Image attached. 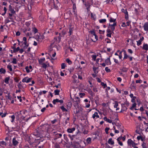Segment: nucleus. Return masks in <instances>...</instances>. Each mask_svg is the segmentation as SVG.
<instances>
[{"instance_id":"obj_1","label":"nucleus","mask_w":148,"mask_h":148,"mask_svg":"<svg viewBox=\"0 0 148 148\" xmlns=\"http://www.w3.org/2000/svg\"><path fill=\"white\" fill-rule=\"evenodd\" d=\"M57 4H59L58 1V0H55V1L53 0V2H52V5L51 6L52 8L57 9L58 7Z\"/></svg>"},{"instance_id":"obj_2","label":"nucleus","mask_w":148,"mask_h":148,"mask_svg":"<svg viewBox=\"0 0 148 148\" xmlns=\"http://www.w3.org/2000/svg\"><path fill=\"white\" fill-rule=\"evenodd\" d=\"M127 142L128 145L130 147L132 145V147H135V145H137V144L136 143L130 139L128 140Z\"/></svg>"},{"instance_id":"obj_3","label":"nucleus","mask_w":148,"mask_h":148,"mask_svg":"<svg viewBox=\"0 0 148 148\" xmlns=\"http://www.w3.org/2000/svg\"><path fill=\"white\" fill-rule=\"evenodd\" d=\"M48 124L46 123L44 124H42L40 125L38 128L39 129L40 131H43L45 130H46V126L48 125Z\"/></svg>"},{"instance_id":"obj_4","label":"nucleus","mask_w":148,"mask_h":148,"mask_svg":"<svg viewBox=\"0 0 148 148\" xmlns=\"http://www.w3.org/2000/svg\"><path fill=\"white\" fill-rule=\"evenodd\" d=\"M72 101H73V106L76 108H79V106L78 104V103L80 102V100L79 99L78 101L77 100L74 101L73 99H72Z\"/></svg>"},{"instance_id":"obj_5","label":"nucleus","mask_w":148,"mask_h":148,"mask_svg":"<svg viewBox=\"0 0 148 148\" xmlns=\"http://www.w3.org/2000/svg\"><path fill=\"white\" fill-rule=\"evenodd\" d=\"M117 25L116 23H113L112 24H111L110 23L108 24V28L111 29V30H112V32L114 31L115 29V26H116Z\"/></svg>"},{"instance_id":"obj_6","label":"nucleus","mask_w":148,"mask_h":148,"mask_svg":"<svg viewBox=\"0 0 148 148\" xmlns=\"http://www.w3.org/2000/svg\"><path fill=\"white\" fill-rule=\"evenodd\" d=\"M121 11L125 13V18L126 20H127L128 19V13L126 9L125 10L124 9H122Z\"/></svg>"},{"instance_id":"obj_7","label":"nucleus","mask_w":148,"mask_h":148,"mask_svg":"<svg viewBox=\"0 0 148 148\" xmlns=\"http://www.w3.org/2000/svg\"><path fill=\"white\" fill-rule=\"evenodd\" d=\"M16 138L14 137L12 139V144L14 146L16 145L18 143V142L16 139Z\"/></svg>"},{"instance_id":"obj_8","label":"nucleus","mask_w":148,"mask_h":148,"mask_svg":"<svg viewBox=\"0 0 148 148\" xmlns=\"http://www.w3.org/2000/svg\"><path fill=\"white\" fill-rule=\"evenodd\" d=\"M143 27L144 30L145 31H148V23L146 22L144 24Z\"/></svg>"},{"instance_id":"obj_9","label":"nucleus","mask_w":148,"mask_h":148,"mask_svg":"<svg viewBox=\"0 0 148 148\" xmlns=\"http://www.w3.org/2000/svg\"><path fill=\"white\" fill-rule=\"evenodd\" d=\"M9 11H10L12 14H15V11L14 10L12 7L11 5H9Z\"/></svg>"},{"instance_id":"obj_10","label":"nucleus","mask_w":148,"mask_h":148,"mask_svg":"<svg viewBox=\"0 0 148 148\" xmlns=\"http://www.w3.org/2000/svg\"><path fill=\"white\" fill-rule=\"evenodd\" d=\"M110 19L109 20V21L110 23L113 22V23H116V18H113L112 17H109Z\"/></svg>"},{"instance_id":"obj_11","label":"nucleus","mask_w":148,"mask_h":148,"mask_svg":"<svg viewBox=\"0 0 148 148\" xmlns=\"http://www.w3.org/2000/svg\"><path fill=\"white\" fill-rule=\"evenodd\" d=\"M75 129V128L74 127L72 128H69L67 129V131L69 133H71L74 131Z\"/></svg>"},{"instance_id":"obj_12","label":"nucleus","mask_w":148,"mask_h":148,"mask_svg":"<svg viewBox=\"0 0 148 148\" xmlns=\"http://www.w3.org/2000/svg\"><path fill=\"white\" fill-rule=\"evenodd\" d=\"M122 138V136L121 135V136L118 138L117 139V140L118 141L119 144L121 146H122L123 145V143L120 141V140Z\"/></svg>"},{"instance_id":"obj_13","label":"nucleus","mask_w":148,"mask_h":148,"mask_svg":"<svg viewBox=\"0 0 148 148\" xmlns=\"http://www.w3.org/2000/svg\"><path fill=\"white\" fill-rule=\"evenodd\" d=\"M12 48L13 49H14L13 52L14 53L17 52L20 50V48L19 47H18L16 48L15 47H12Z\"/></svg>"},{"instance_id":"obj_14","label":"nucleus","mask_w":148,"mask_h":148,"mask_svg":"<svg viewBox=\"0 0 148 148\" xmlns=\"http://www.w3.org/2000/svg\"><path fill=\"white\" fill-rule=\"evenodd\" d=\"M143 49L145 50H148V45L147 44H145L144 43Z\"/></svg>"},{"instance_id":"obj_15","label":"nucleus","mask_w":148,"mask_h":148,"mask_svg":"<svg viewBox=\"0 0 148 148\" xmlns=\"http://www.w3.org/2000/svg\"><path fill=\"white\" fill-rule=\"evenodd\" d=\"M108 142L109 144L111 145H113L114 144V141L112 140V138L109 139Z\"/></svg>"},{"instance_id":"obj_16","label":"nucleus","mask_w":148,"mask_h":148,"mask_svg":"<svg viewBox=\"0 0 148 148\" xmlns=\"http://www.w3.org/2000/svg\"><path fill=\"white\" fill-rule=\"evenodd\" d=\"M6 72L5 69L3 68H1L0 69V73L1 74H5Z\"/></svg>"},{"instance_id":"obj_17","label":"nucleus","mask_w":148,"mask_h":148,"mask_svg":"<svg viewBox=\"0 0 148 148\" xmlns=\"http://www.w3.org/2000/svg\"><path fill=\"white\" fill-rule=\"evenodd\" d=\"M95 103L97 104L99 103V98L98 96H97L95 98Z\"/></svg>"},{"instance_id":"obj_18","label":"nucleus","mask_w":148,"mask_h":148,"mask_svg":"<svg viewBox=\"0 0 148 148\" xmlns=\"http://www.w3.org/2000/svg\"><path fill=\"white\" fill-rule=\"evenodd\" d=\"M23 44L25 45V46H24L23 47V49H26L29 46V44H27V42H24Z\"/></svg>"},{"instance_id":"obj_19","label":"nucleus","mask_w":148,"mask_h":148,"mask_svg":"<svg viewBox=\"0 0 148 148\" xmlns=\"http://www.w3.org/2000/svg\"><path fill=\"white\" fill-rule=\"evenodd\" d=\"M95 117L97 118H99V116L98 115V113L96 112H95L94 114H93L92 117L93 119H94Z\"/></svg>"},{"instance_id":"obj_20","label":"nucleus","mask_w":148,"mask_h":148,"mask_svg":"<svg viewBox=\"0 0 148 148\" xmlns=\"http://www.w3.org/2000/svg\"><path fill=\"white\" fill-rule=\"evenodd\" d=\"M103 119L105 121H106L110 123H112V121L108 119L106 117H104L103 118Z\"/></svg>"},{"instance_id":"obj_21","label":"nucleus","mask_w":148,"mask_h":148,"mask_svg":"<svg viewBox=\"0 0 148 148\" xmlns=\"http://www.w3.org/2000/svg\"><path fill=\"white\" fill-rule=\"evenodd\" d=\"M45 60V58H41L40 59H38V62L40 64H42L44 61Z\"/></svg>"},{"instance_id":"obj_22","label":"nucleus","mask_w":148,"mask_h":148,"mask_svg":"<svg viewBox=\"0 0 148 148\" xmlns=\"http://www.w3.org/2000/svg\"><path fill=\"white\" fill-rule=\"evenodd\" d=\"M123 52H124V58H123V59H126L129 56L127 54L126 51L125 50H123Z\"/></svg>"},{"instance_id":"obj_23","label":"nucleus","mask_w":148,"mask_h":148,"mask_svg":"<svg viewBox=\"0 0 148 148\" xmlns=\"http://www.w3.org/2000/svg\"><path fill=\"white\" fill-rule=\"evenodd\" d=\"M73 27L71 28V27H69V36H70L72 34V32L73 31Z\"/></svg>"},{"instance_id":"obj_24","label":"nucleus","mask_w":148,"mask_h":148,"mask_svg":"<svg viewBox=\"0 0 148 148\" xmlns=\"http://www.w3.org/2000/svg\"><path fill=\"white\" fill-rule=\"evenodd\" d=\"M121 105L123 108V111H126L127 109V108L125 106V103H122Z\"/></svg>"},{"instance_id":"obj_25","label":"nucleus","mask_w":148,"mask_h":148,"mask_svg":"<svg viewBox=\"0 0 148 148\" xmlns=\"http://www.w3.org/2000/svg\"><path fill=\"white\" fill-rule=\"evenodd\" d=\"M21 82H19L18 84L17 85V86L18 87V88L19 89H22V88H23V86H22V84H21Z\"/></svg>"},{"instance_id":"obj_26","label":"nucleus","mask_w":148,"mask_h":148,"mask_svg":"<svg viewBox=\"0 0 148 148\" xmlns=\"http://www.w3.org/2000/svg\"><path fill=\"white\" fill-rule=\"evenodd\" d=\"M10 77H8L6 78H5L4 82L6 84H8L9 83V81L10 79Z\"/></svg>"},{"instance_id":"obj_27","label":"nucleus","mask_w":148,"mask_h":148,"mask_svg":"<svg viewBox=\"0 0 148 148\" xmlns=\"http://www.w3.org/2000/svg\"><path fill=\"white\" fill-rule=\"evenodd\" d=\"M60 90H59L56 89L54 90V94L55 95H58L59 94Z\"/></svg>"},{"instance_id":"obj_28","label":"nucleus","mask_w":148,"mask_h":148,"mask_svg":"<svg viewBox=\"0 0 148 148\" xmlns=\"http://www.w3.org/2000/svg\"><path fill=\"white\" fill-rule=\"evenodd\" d=\"M111 56H110L109 58H108L107 59L105 60V62H108H108H109V64L110 65L111 64V62L110 61V58Z\"/></svg>"},{"instance_id":"obj_29","label":"nucleus","mask_w":148,"mask_h":148,"mask_svg":"<svg viewBox=\"0 0 148 148\" xmlns=\"http://www.w3.org/2000/svg\"><path fill=\"white\" fill-rule=\"evenodd\" d=\"M99 22L100 23H105L106 22V20L105 19H101L99 20Z\"/></svg>"},{"instance_id":"obj_30","label":"nucleus","mask_w":148,"mask_h":148,"mask_svg":"<svg viewBox=\"0 0 148 148\" xmlns=\"http://www.w3.org/2000/svg\"><path fill=\"white\" fill-rule=\"evenodd\" d=\"M66 61L69 65L72 64V61L69 58H66Z\"/></svg>"},{"instance_id":"obj_31","label":"nucleus","mask_w":148,"mask_h":148,"mask_svg":"<svg viewBox=\"0 0 148 148\" xmlns=\"http://www.w3.org/2000/svg\"><path fill=\"white\" fill-rule=\"evenodd\" d=\"M120 70L122 72H126L127 71V68L125 67H123L122 69H121Z\"/></svg>"},{"instance_id":"obj_32","label":"nucleus","mask_w":148,"mask_h":148,"mask_svg":"<svg viewBox=\"0 0 148 148\" xmlns=\"http://www.w3.org/2000/svg\"><path fill=\"white\" fill-rule=\"evenodd\" d=\"M60 108L62 110V111L63 112H67L68 111H67V110L63 106H62L61 107H60Z\"/></svg>"},{"instance_id":"obj_33","label":"nucleus","mask_w":148,"mask_h":148,"mask_svg":"<svg viewBox=\"0 0 148 148\" xmlns=\"http://www.w3.org/2000/svg\"><path fill=\"white\" fill-rule=\"evenodd\" d=\"M59 99H54L53 101V103L54 104H55L56 102H59Z\"/></svg>"},{"instance_id":"obj_34","label":"nucleus","mask_w":148,"mask_h":148,"mask_svg":"<svg viewBox=\"0 0 148 148\" xmlns=\"http://www.w3.org/2000/svg\"><path fill=\"white\" fill-rule=\"evenodd\" d=\"M7 68L9 69L10 71H12V65H8L7 66Z\"/></svg>"},{"instance_id":"obj_35","label":"nucleus","mask_w":148,"mask_h":148,"mask_svg":"<svg viewBox=\"0 0 148 148\" xmlns=\"http://www.w3.org/2000/svg\"><path fill=\"white\" fill-rule=\"evenodd\" d=\"M114 108H117L118 106V102L116 101H114Z\"/></svg>"},{"instance_id":"obj_36","label":"nucleus","mask_w":148,"mask_h":148,"mask_svg":"<svg viewBox=\"0 0 148 148\" xmlns=\"http://www.w3.org/2000/svg\"><path fill=\"white\" fill-rule=\"evenodd\" d=\"M94 36H95V38L96 39V40H93L91 38V40L93 42H95L96 41L98 40V36L96 34L95 35H94Z\"/></svg>"},{"instance_id":"obj_37","label":"nucleus","mask_w":148,"mask_h":148,"mask_svg":"<svg viewBox=\"0 0 148 148\" xmlns=\"http://www.w3.org/2000/svg\"><path fill=\"white\" fill-rule=\"evenodd\" d=\"M142 41L140 39L138 41H137V45L138 46H139L141 44V42Z\"/></svg>"},{"instance_id":"obj_38","label":"nucleus","mask_w":148,"mask_h":148,"mask_svg":"<svg viewBox=\"0 0 148 148\" xmlns=\"http://www.w3.org/2000/svg\"><path fill=\"white\" fill-rule=\"evenodd\" d=\"M54 147L56 148H60V145L57 143H55L54 145Z\"/></svg>"},{"instance_id":"obj_39","label":"nucleus","mask_w":148,"mask_h":148,"mask_svg":"<svg viewBox=\"0 0 148 148\" xmlns=\"http://www.w3.org/2000/svg\"><path fill=\"white\" fill-rule=\"evenodd\" d=\"M11 62L14 64H16V59L15 58H13V61Z\"/></svg>"},{"instance_id":"obj_40","label":"nucleus","mask_w":148,"mask_h":148,"mask_svg":"<svg viewBox=\"0 0 148 148\" xmlns=\"http://www.w3.org/2000/svg\"><path fill=\"white\" fill-rule=\"evenodd\" d=\"M6 97H8V99L10 100H11L12 97H11V95L10 94V93H9L8 94V95L6 96Z\"/></svg>"},{"instance_id":"obj_41","label":"nucleus","mask_w":148,"mask_h":148,"mask_svg":"<svg viewBox=\"0 0 148 148\" xmlns=\"http://www.w3.org/2000/svg\"><path fill=\"white\" fill-rule=\"evenodd\" d=\"M67 106L68 107H69L70 108L72 106V103L71 102H69L68 103V104L67 105Z\"/></svg>"},{"instance_id":"obj_42","label":"nucleus","mask_w":148,"mask_h":148,"mask_svg":"<svg viewBox=\"0 0 148 148\" xmlns=\"http://www.w3.org/2000/svg\"><path fill=\"white\" fill-rule=\"evenodd\" d=\"M116 125L118 127V129L120 130H122L121 128V125H120L119 124V123H117V125Z\"/></svg>"},{"instance_id":"obj_43","label":"nucleus","mask_w":148,"mask_h":148,"mask_svg":"<svg viewBox=\"0 0 148 148\" xmlns=\"http://www.w3.org/2000/svg\"><path fill=\"white\" fill-rule=\"evenodd\" d=\"M55 135L56 136V137L57 138H59L62 136V134H56Z\"/></svg>"},{"instance_id":"obj_44","label":"nucleus","mask_w":148,"mask_h":148,"mask_svg":"<svg viewBox=\"0 0 148 148\" xmlns=\"http://www.w3.org/2000/svg\"><path fill=\"white\" fill-rule=\"evenodd\" d=\"M101 85L104 87V88H105L106 87H107L106 84H104L103 82H101Z\"/></svg>"},{"instance_id":"obj_45","label":"nucleus","mask_w":148,"mask_h":148,"mask_svg":"<svg viewBox=\"0 0 148 148\" xmlns=\"http://www.w3.org/2000/svg\"><path fill=\"white\" fill-rule=\"evenodd\" d=\"M110 129L109 127H106L105 129V132L106 134H108L109 132H108V130Z\"/></svg>"},{"instance_id":"obj_46","label":"nucleus","mask_w":148,"mask_h":148,"mask_svg":"<svg viewBox=\"0 0 148 148\" xmlns=\"http://www.w3.org/2000/svg\"><path fill=\"white\" fill-rule=\"evenodd\" d=\"M66 65L64 63H62L61 64V68L62 69L65 68Z\"/></svg>"},{"instance_id":"obj_47","label":"nucleus","mask_w":148,"mask_h":148,"mask_svg":"<svg viewBox=\"0 0 148 148\" xmlns=\"http://www.w3.org/2000/svg\"><path fill=\"white\" fill-rule=\"evenodd\" d=\"M93 71H94V73L96 74H97L98 73V71H96V67H93Z\"/></svg>"},{"instance_id":"obj_48","label":"nucleus","mask_w":148,"mask_h":148,"mask_svg":"<svg viewBox=\"0 0 148 148\" xmlns=\"http://www.w3.org/2000/svg\"><path fill=\"white\" fill-rule=\"evenodd\" d=\"M89 32L93 35H95L96 34L95 32L94 31V30L90 31Z\"/></svg>"},{"instance_id":"obj_49","label":"nucleus","mask_w":148,"mask_h":148,"mask_svg":"<svg viewBox=\"0 0 148 148\" xmlns=\"http://www.w3.org/2000/svg\"><path fill=\"white\" fill-rule=\"evenodd\" d=\"M42 67L45 68V69H46L47 67V65L45 63H42Z\"/></svg>"},{"instance_id":"obj_50","label":"nucleus","mask_w":148,"mask_h":148,"mask_svg":"<svg viewBox=\"0 0 148 148\" xmlns=\"http://www.w3.org/2000/svg\"><path fill=\"white\" fill-rule=\"evenodd\" d=\"M28 77H24L23 79L22 80V81L23 82H26L27 81V78Z\"/></svg>"},{"instance_id":"obj_51","label":"nucleus","mask_w":148,"mask_h":148,"mask_svg":"<svg viewBox=\"0 0 148 148\" xmlns=\"http://www.w3.org/2000/svg\"><path fill=\"white\" fill-rule=\"evenodd\" d=\"M73 10H75L76 9V6L75 3H73Z\"/></svg>"},{"instance_id":"obj_52","label":"nucleus","mask_w":148,"mask_h":148,"mask_svg":"<svg viewBox=\"0 0 148 148\" xmlns=\"http://www.w3.org/2000/svg\"><path fill=\"white\" fill-rule=\"evenodd\" d=\"M136 97L135 96H134V97H133L131 100V102L132 103L135 102V99H136Z\"/></svg>"},{"instance_id":"obj_53","label":"nucleus","mask_w":148,"mask_h":148,"mask_svg":"<svg viewBox=\"0 0 148 148\" xmlns=\"http://www.w3.org/2000/svg\"><path fill=\"white\" fill-rule=\"evenodd\" d=\"M25 69L27 73H29L30 72V71L29 69V67L28 66H26L25 67Z\"/></svg>"},{"instance_id":"obj_54","label":"nucleus","mask_w":148,"mask_h":148,"mask_svg":"<svg viewBox=\"0 0 148 148\" xmlns=\"http://www.w3.org/2000/svg\"><path fill=\"white\" fill-rule=\"evenodd\" d=\"M91 138H88L86 139V141L88 143L90 142Z\"/></svg>"},{"instance_id":"obj_55","label":"nucleus","mask_w":148,"mask_h":148,"mask_svg":"<svg viewBox=\"0 0 148 148\" xmlns=\"http://www.w3.org/2000/svg\"><path fill=\"white\" fill-rule=\"evenodd\" d=\"M79 96L80 97H82L83 96H84L85 95V94L84 93H79Z\"/></svg>"},{"instance_id":"obj_56","label":"nucleus","mask_w":148,"mask_h":148,"mask_svg":"<svg viewBox=\"0 0 148 148\" xmlns=\"http://www.w3.org/2000/svg\"><path fill=\"white\" fill-rule=\"evenodd\" d=\"M33 31L35 34L38 31V29L35 27H34V28L33 29Z\"/></svg>"},{"instance_id":"obj_57","label":"nucleus","mask_w":148,"mask_h":148,"mask_svg":"<svg viewBox=\"0 0 148 148\" xmlns=\"http://www.w3.org/2000/svg\"><path fill=\"white\" fill-rule=\"evenodd\" d=\"M146 144L144 142H143V144L142 145V146L143 147V148H146Z\"/></svg>"},{"instance_id":"obj_58","label":"nucleus","mask_w":148,"mask_h":148,"mask_svg":"<svg viewBox=\"0 0 148 148\" xmlns=\"http://www.w3.org/2000/svg\"><path fill=\"white\" fill-rule=\"evenodd\" d=\"M97 57V56L95 55H93L92 56V59L94 61H95L96 59V58Z\"/></svg>"},{"instance_id":"obj_59","label":"nucleus","mask_w":148,"mask_h":148,"mask_svg":"<svg viewBox=\"0 0 148 148\" xmlns=\"http://www.w3.org/2000/svg\"><path fill=\"white\" fill-rule=\"evenodd\" d=\"M91 16L92 18H93L94 20H95L96 19L95 15H93L92 13H91Z\"/></svg>"},{"instance_id":"obj_60","label":"nucleus","mask_w":148,"mask_h":148,"mask_svg":"<svg viewBox=\"0 0 148 148\" xmlns=\"http://www.w3.org/2000/svg\"><path fill=\"white\" fill-rule=\"evenodd\" d=\"M105 69L106 71L107 72H109L110 71V69H108V67H106L105 68Z\"/></svg>"},{"instance_id":"obj_61","label":"nucleus","mask_w":148,"mask_h":148,"mask_svg":"<svg viewBox=\"0 0 148 148\" xmlns=\"http://www.w3.org/2000/svg\"><path fill=\"white\" fill-rule=\"evenodd\" d=\"M128 52L131 54H132L133 53L132 51L130 49H128L127 50Z\"/></svg>"},{"instance_id":"obj_62","label":"nucleus","mask_w":148,"mask_h":148,"mask_svg":"<svg viewBox=\"0 0 148 148\" xmlns=\"http://www.w3.org/2000/svg\"><path fill=\"white\" fill-rule=\"evenodd\" d=\"M142 82V81L140 80H136V83H140Z\"/></svg>"},{"instance_id":"obj_63","label":"nucleus","mask_w":148,"mask_h":148,"mask_svg":"<svg viewBox=\"0 0 148 148\" xmlns=\"http://www.w3.org/2000/svg\"><path fill=\"white\" fill-rule=\"evenodd\" d=\"M0 143H1L2 145H6V143L3 141H1Z\"/></svg>"},{"instance_id":"obj_64","label":"nucleus","mask_w":148,"mask_h":148,"mask_svg":"<svg viewBox=\"0 0 148 148\" xmlns=\"http://www.w3.org/2000/svg\"><path fill=\"white\" fill-rule=\"evenodd\" d=\"M14 128L16 129L17 130H19L20 129V127L17 125L16 126V127Z\"/></svg>"}]
</instances>
